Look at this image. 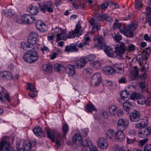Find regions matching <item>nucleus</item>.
Instances as JSON below:
<instances>
[{
    "label": "nucleus",
    "mask_w": 151,
    "mask_h": 151,
    "mask_svg": "<svg viewBox=\"0 0 151 151\" xmlns=\"http://www.w3.org/2000/svg\"><path fill=\"white\" fill-rule=\"evenodd\" d=\"M27 50H24L27 52L24 54L23 56L24 60L29 63H32L36 62L38 59L37 52L34 50L35 49H31L30 47H27Z\"/></svg>",
    "instance_id": "f257e3e1"
},
{
    "label": "nucleus",
    "mask_w": 151,
    "mask_h": 151,
    "mask_svg": "<svg viewBox=\"0 0 151 151\" xmlns=\"http://www.w3.org/2000/svg\"><path fill=\"white\" fill-rule=\"evenodd\" d=\"M37 37V34L36 32H31L28 37L27 42H22L21 46L24 50H27V47H30L32 50L35 49L34 45L36 43Z\"/></svg>",
    "instance_id": "f03ea898"
},
{
    "label": "nucleus",
    "mask_w": 151,
    "mask_h": 151,
    "mask_svg": "<svg viewBox=\"0 0 151 151\" xmlns=\"http://www.w3.org/2000/svg\"><path fill=\"white\" fill-rule=\"evenodd\" d=\"M98 42L95 45L97 48H101L104 47V50L107 55L109 57L114 56L113 51L112 48L106 45L103 42V38L102 36H99L98 38Z\"/></svg>",
    "instance_id": "7ed1b4c3"
},
{
    "label": "nucleus",
    "mask_w": 151,
    "mask_h": 151,
    "mask_svg": "<svg viewBox=\"0 0 151 151\" xmlns=\"http://www.w3.org/2000/svg\"><path fill=\"white\" fill-rule=\"evenodd\" d=\"M137 27V24L133 23L127 27L123 26L122 28L120 29V31L121 33L127 37H132L134 35L133 32Z\"/></svg>",
    "instance_id": "20e7f679"
},
{
    "label": "nucleus",
    "mask_w": 151,
    "mask_h": 151,
    "mask_svg": "<svg viewBox=\"0 0 151 151\" xmlns=\"http://www.w3.org/2000/svg\"><path fill=\"white\" fill-rule=\"evenodd\" d=\"M126 50V48L124 43L121 42L117 44L115 47V52L116 55L119 58V60L124 59L123 55Z\"/></svg>",
    "instance_id": "39448f33"
},
{
    "label": "nucleus",
    "mask_w": 151,
    "mask_h": 151,
    "mask_svg": "<svg viewBox=\"0 0 151 151\" xmlns=\"http://www.w3.org/2000/svg\"><path fill=\"white\" fill-rule=\"evenodd\" d=\"M39 9L43 13H46L47 11L49 13L52 12L54 11L53 4L51 1L45 2L42 5L39 3Z\"/></svg>",
    "instance_id": "423d86ee"
},
{
    "label": "nucleus",
    "mask_w": 151,
    "mask_h": 151,
    "mask_svg": "<svg viewBox=\"0 0 151 151\" xmlns=\"http://www.w3.org/2000/svg\"><path fill=\"white\" fill-rule=\"evenodd\" d=\"M137 102L139 104L150 106L151 105V95H150L148 97L145 98L141 95H138L137 98Z\"/></svg>",
    "instance_id": "0eeeda50"
},
{
    "label": "nucleus",
    "mask_w": 151,
    "mask_h": 151,
    "mask_svg": "<svg viewBox=\"0 0 151 151\" xmlns=\"http://www.w3.org/2000/svg\"><path fill=\"white\" fill-rule=\"evenodd\" d=\"M129 124V121L128 120L121 118L118 120L117 127L119 130L124 131L128 127Z\"/></svg>",
    "instance_id": "6e6552de"
},
{
    "label": "nucleus",
    "mask_w": 151,
    "mask_h": 151,
    "mask_svg": "<svg viewBox=\"0 0 151 151\" xmlns=\"http://www.w3.org/2000/svg\"><path fill=\"white\" fill-rule=\"evenodd\" d=\"M101 81V76L99 73H96L93 76L91 80V84L93 86H98Z\"/></svg>",
    "instance_id": "1a4fd4ad"
},
{
    "label": "nucleus",
    "mask_w": 151,
    "mask_h": 151,
    "mask_svg": "<svg viewBox=\"0 0 151 151\" xmlns=\"http://www.w3.org/2000/svg\"><path fill=\"white\" fill-rule=\"evenodd\" d=\"M1 151H16L14 147L10 148V143L8 141L3 140L0 142Z\"/></svg>",
    "instance_id": "9d476101"
},
{
    "label": "nucleus",
    "mask_w": 151,
    "mask_h": 151,
    "mask_svg": "<svg viewBox=\"0 0 151 151\" xmlns=\"http://www.w3.org/2000/svg\"><path fill=\"white\" fill-rule=\"evenodd\" d=\"M97 143L98 147L102 149H106L108 145L107 140L104 137L99 138Z\"/></svg>",
    "instance_id": "9b49d317"
},
{
    "label": "nucleus",
    "mask_w": 151,
    "mask_h": 151,
    "mask_svg": "<svg viewBox=\"0 0 151 151\" xmlns=\"http://www.w3.org/2000/svg\"><path fill=\"white\" fill-rule=\"evenodd\" d=\"M113 67L114 72L116 73L120 74L124 73V66L121 63H115L112 65Z\"/></svg>",
    "instance_id": "f8f14e48"
},
{
    "label": "nucleus",
    "mask_w": 151,
    "mask_h": 151,
    "mask_svg": "<svg viewBox=\"0 0 151 151\" xmlns=\"http://www.w3.org/2000/svg\"><path fill=\"white\" fill-rule=\"evenodd\" d=\"M81 145L83 146L82 151H89L90 147L92 146V142L89 138H87L85 141H82Z\"/></svg>",
    "instance_id": "ddd939ff"
},
{
    "label": "nucleus",
    "mask_w": 151,
    "mask_h": 151,
    "mask_svg": "<svg viewBox=\"0 0 151 151\" xmlns=\"http://www.w3.org/2000/svg\"><path fill=\"white\" fill-rule=\"evenodd\" d=\"M22 22L26 23L29 24L32 23L35 20V18L34 17H32L29 14H25L23 15L21 18Z\"/></svg>",
    "instance_id": "4468645a"
},
{
    "label": "nucleus",
    "mask_w": 151,
    "mask_h": 151,
    "mask_svg": "<svg viewBox=\"0 0 151 151\" xmlns=\"http://www.w3.org/2000/svg\"><path fill=\"white\" fill-rule=\"evenodd\" d=\"M36 26L37 29L42 32H45L48 30V26L41 20L36 21Z\"/></svg>",
    "instance_id": "2eb2a0df"
},
{
    "label": "nucleus",
    "mask_w": 151,
    "mask_h": 151,
    "mask_svg": "<svg viewBox=\"0 0 151 151\" xmlns=\"http://www.w3.org/2000/svg\"><path fill=\"white\" fill-rule=\"evenodd\" d=\"M130 120L132 122H138L140 117V113L139 111L135 110L129 114Z\"/></svg>",
    "instance_id": "dca6fc26"
},
{
    "label": "nucleus",
    "mask_w": 151,
    "mask_h": 151,
    "mask_svg": "<svg viewBox=\"0 0 151 151\" xmlns=\"http://www.w3.org/2000/svg\"><path fill=\"white\" fill-rule=\"evenodd\" d=\"M151 133V128L148 127L146 129L143 128L139 131V137L143 138L147 137Z\"/></svg>",
    "instance_id": "f3484780"
},
{
    "label": "nucleus",
    "mask_w": 151,
    "mask_h": 151,
    "mask_svg": "<svg viewBox=\"0 0 151 151\" xmlns=\"http://www.w3.org/2000/svg\"><path fill=\"white\" fill-rule=\"evenodd\" d=\"M36 143L35 141L31 142L30 141H25L23 145V150L24 151H30L33 147H35Z\"/></svg>",
    "instance_id": "a211bd4d"
},
{
    "label": "nucleus",
    "mask_w": 151,
    "mask_h": 151,
    "mask_svg": "<svg viewBox=\"0 0 151 151\" xmlns=\"http://www.w3.org/2000/svg\"><path fill=\"white\" fill-rule=\"evenodd\" d=\"M77 44L76 43H71L69 45L65 46V51L68 52H77L78 51L77 47Z\"/></svg>",
    "instance_id": "6ab92c4d"
},
{
    "label": "nucleus",
    "mask_w": 151,
    "mask_h": 151,
    "mask_svg": "<svg viewBox=\"0 0 151 151\" xmlns=\"http://www.w3.org/2000/svg\"><path fill=\"white\" fill-rule=\"evenodd\" d=\"M87 60L84 58H81L80 59L76 60L75 62L74 65L76 67L81 69L83 68L86 65Z\"/></svg>",
    "instance_id": "aec40b11"
},
{
    "label": "nucleus",
    "mask_w": 151,
    "mask_h": 151,
    "mask_svg": "<svg viewBox=\"0 0 151 151\" xmlns=\"http://www.w3.org/2000/svg\"><path fill=\"white\" fill-rule=\"evenodd\" d=\"M122 130H118L114 136V139L116 141L122 142L124 139V135Z\"/></svg>",
    "instance_id": "412c9836"
},
{
    "label": "nucleus",
    "mask_w": 151,
    "mask_h": 151,
    "mask_svg": "<svg viewBox=\"0 0 151 151\" xmlns=\"http://www.w3.org/2000/svg\"><path fill=\"white\" fill-rule=\"evenodd\" d=\"M64 70H65L67 73L70 76H73L76 73L74 66L70 64L68 65L67 66L65 67Z\"/></svg>",
    "instance_id": "4be33fe9"
},
{
    "label": "nucleus",
    "mask_w": 151,
    "mask_h": 151,
    "mask_svg": "<svg viewBox=\"0 0 151 151\" xmlns=\"http://www.w3.org/2000/svg\"><path fill=\"white\" fill-rule=\"evenodd\" d=\"M81 27L79 25H77L74 30L70 32L69 34L67 36L68 38H73L76 36V35H78L80 32V30L81 29Z\"/></svg>",
    "instance_id": "5701e85b"
},
{
    "label": "nucleus",
    "mask_w": 151,
    "mask_h": 151,
    "mask_svg": "<svg viewBox=\"0 0 151 151\" xmlns=\"http://www.w3.org/2000/svg\"><path fill=\"white\" fill-rule=\"evenodd\" d=\"M90 23L93 26L91 32L94 33L95 32V29H96V31L100 30L101 27L100 25H99L98 23L94 22V19L93 18H91L90 19Z\"/></svg>",
    "instance_id": "b1692460"
},
{
    "label": "nucleus",
    "mask_w": 151,
    "mask_h": 151,
    "mask_svg": "<svg viewBox=\"0 0 151 151\" xmlns=\"http://www.w3.org/2000/svg\"><path fill=\"white\" fill-rule=\"evenodd\" d=\"M33 132L37 136L43 137L45 135V132L42 130L41 127L40 126L35 127L33 129Z\"/></svg>",
    "instance_id": "393cba45"
},
{
    "label": "nucleus",
    "mask_w": 151,
    "mask_h": 151,
    "mask_svg": "<svg viewBox=\"0 0 151 151\" xmlns=\"http://www.w3.org/2000/svg\"><path fill=\"white\" fill-rule=\"evenodd\" d=\"M6 100L9 102L10 101L9 94L6 91H2L0 92V101L4 102Z\"/></svg>",
    "instance_id": "a878e982"
},
{
    "label": "nucleus",
    "mask_w": 151,
    "mask_h": 151,
    "mask_svg": "<svg viewBox=\"0 0 151 151\" xmlns=\"http://www.w3.org/2000/svg\"><path fill=\"white\" fill-rule=\"evenodd\" d=\"M133 103L128 101H126L123 103V108L127 114L129 113V111L133 108Z\"/></svg>",
    "instance_id": "bb28decb"
},
{
    "label": "nucleus",
    "mask_w": 151,
    "mask_h": 151,
    "mask_svg": "<svg viewBox=\"0 0 151 151\" xmlns=\"http://www.w3.org/2000/svg\"><path fill=\"white\" fill-rule=\"evenodd\" d=\"M0 76L4 80H9L12 77L11 73L8 71H3L1 72L0 73Z\"/></svg>",
    "instance_id": "cd10ccee"
},
{
    "label": "nucleus",
    "mask_w": 151,
    "mask_h": 151,
    "mask_svg": "<svg viewBox=\"0 0 151 151\" xmlns=\"http://www.w3.org/2000/svg\"><path fill=\"white\" fill-rule=\"evenodd\" d=\"M73 141L75 144L81 145L82 142V137L79 134H76L73 136Z\"/></svg>",
    "instance_id": "c85d7f7f"
},
{
    "label": "nucleus",
    "mask_w": 151,
    "mask_h": 151,
    "mask_svg": "<svg viewBox=\"0 0 151 151\" xmlns=\"http://www.w3.org/2000/svg\"><path fill=\"white\" fill-rule=\"evenodd\" d=\"M29 12L32 14L35 15L38 12V8L37 7L32 5H30L28 8Z\"/></svg>",
    "instance_id": "c756f323"
},
{
    "label": "nucleus",
    "mask_w": 151,
    "mask_h": 151,
    "mask_svg": "<svg viewBox=\"0 0 151 151\" xmlns=\"http://www.w3.org/2000/svg\"><path fill=\"white\" fill-rule=\"evenodd\" d=\"M113 67L109 66H106L102 68V71L106 74H111L114 72Z\"/></svg>",
    "instance_id": "7c9ffc66"
},
{
    "label": "nucleus",
    "mask_w": 151,
    "mask_h": 151,
    "mask_svg": "<svg viewBox=\"0 0 151 151\" xmlns=\"http://www.w3.org/2000/svg\"><path fill=\"white\" fill-rule=\"evenodd\" d=\"M147 59V57L143 56V55H139L136 58V60L139 63L140 66H142L143 62L146 60Z\"/></svg>",
    "instance_id": "2f4dec72"
},
{
    "label": "nucleus",
    "mask_w": 151,
    "mask_h": 151,
    "mask_svg": "<svg viewBox=\"0 0 151 151\" xmlns=\"http://www.w3.org/2000/svg\"><path fill=\"white\" fill-rule=\"evenodd\" d=\"M67 34L64 31H62L60 33H58L56 35V42L62 40H65Z\"/></svg>",
    "instance_id": "473e14b6"
},
{
    "label": "nucleus",
    "mask_w": 151,
    "mask_h": 151,
    "mask_svg": "<svg viewBox=\"0 0 151 151\" xmlns=\"http://www.w3.org/2000/svg\"><path fill=\"white\" fill-rule=\"evenodd\" d=\"M114 134V131L112 129H110L108 130L105 134V137L106 139H112Z\"/></svg>",
    "instance_id": "72a5a7b5"
},
{
    "label": "nucleus",
    "mask_w": 151,
    "mask_h": 151,
    "mask_svg": "<svg viewBox=\"0 0 151 151\" xmlns=\"http://www.w3.org/2000/svg\"><path fill=\"white\" fill-rule=\"evenodd\" d=\"M120 96L122 99H128L130 98V93L126 90L122 91Z\"/></svg>",
    "instance_id": "f704fd0d"
},
{
    "label": "nucleus",
    "mask_w": 151,
    "mask_h": 151,
    "mask_svg": "<svg viewBox=\"0 0 151 151\" xmlns=\"http://www.w3.org/2000/svg\"><path fill=\"white\" fill-rule=\"evenodd\" d=\"M86 110L87 112L92 113V111H96V109L92 104H87L86 106Z\"/></svg>",
    "instance_id": "c9c22d12"
},
{
    "label": "nucleus",
    "mask_w": 151,
    "mask_h": 151,
    "mask_svg": "<svg viewBox=\"0 0 151 151\" xmlns=\"http://www.w3.org/2000/svg\"><path fill=\"white\" fill-rule=\"evenodd\" d=\"M117 107L114 105L110 106L109 109V111L110 114L112 116H114L116 114L117 112Z\"/></svg>",
    "instance_id": "e433bc0d"
},
{
    "label": "nucleus",
    "mask_w": 151,
    "mask_h": 151,
    "mask_svg": "<svg viewBox=\"0 0 151 151\" xmlns=\"http://www.w3.org/2000/svg\"><path fill=\"white\" fill-rule=\"evenodd\" d=\"M48 137L50 138L52 142H54L55 134L54 133L49 129L46 130Z\"/></svg>",
    "instance_id": "4c0bfd02"
},
{
    "label": "nucleus",
    "mask_w": 151,
    "mask_h": 151,
    "mask_svg": "<svg viewBox=\"0 0 151 151\" xmlns=\"http://www.w3.org/2000/svg\"><path fill=\"white\" fill-rule=\"evenodd\" d=\"M54 67L56 71L58 72L64 71L65 69V67L63 65L58 63L55 64Z\"/></svg>",
    "instance_id": "58836bf2"
},
{
    "label": "nucleus",
    "mask_w": 151,
    "mask_h": 151,
    "mask_svg": "<svg viewBox=\"0 0 151 151\" xmlns=\"http://www.w3.org/2000/svg\"><path fill=\"white\" fill-rule=\"evenodd\" d=\"M42 68L45 71L50 72L52 71L53 67L50 63H49L48 64L43 65Z\"/></svg>",
    "instance_id": "ea45409f"
},
{
    "label": "nucleus",
    "mask_w": 151,
    "mask_h": 151,
    "mask_svg": "<svg viewBox=\"0 0 151 151\" xmlns=\"http://www.w3.org/2000/svg\"><path fill=\"white\" fill-rule=\"evenodd\" d=\"M90 64L96 69H100L101 65L100 62L98 60L92 62V63H90Z\"/></svg>",
    "instance_id": "a19ab883"
},
{
    "label": "nucleus",
    "mask_w": 151,
    "mask_h": 151,
    "mask_svg": "<svg viewBox=\"0 0 151 151\" xmlns=\"http://www.w3.org/2000/svg\"><path fill=\"white\" fill-rule=\"evenodd\" d=\"M3 13L6 17H12L14 14L11 9L6 10V11L3 10Z\"/></svg>",
    "instance_id": "79ce46f5"
},
{
    "label": "nucleus",
    "mask_w": 151,
    "mask_h": 151,
    "mask_svg": "<svg viewBox=\"0 0 151 151\" xmlns=\"http://www.w3.org/2000/svg\"><path fill=\"white\" fill-rule=\"evenodd\" d=\"M106 17H107V15L105 13H103L99 14L96 18L99 21L103 22L106 20Z\"/></svg>",
    "instance_id": "37998d69"
},
{
    "label": "nucleus",
    "mask_w": 151,
    "mask_h": 151,
    "mask_svg": "<svg viewBox=\"0 0 151 151\" xmlns=\"http://www.w3.org/2000/svg\"><path fill=\"white\" fill-rule=\"evenodd\" d=\"M150 51H151V49L150 47H147L142 52V55H143V56L147 57V58H148L149 56Z\"/></svg>",
    "instance_id": "c03bdc74"
},
{
    "label": "nucleus",
    "mask_w": 151,
    "mask_h": 151,
    "mask_svg": "<svg viewBox=\"0 0 151 151\" xmlns=\"http://www.w3.org/2000/svg\"><path fill=\"white\" fill-rule=\"evenodd\" d=\"M95 55L90 54L86 56L85 59L86 60H87V62L89 61L90 62V63H91L94 61L93 60L95 58Z\"/></svg>",
    "instance_id": "a18cd8bd"
},
{
    "label": "nucleus",
    "mask_w": 151,
    "mask_h": 151,
    "mask_svg": "<svg viewBox=\"0 0 151 151\" xmlns=\"http://www.w3.org/2000/svg\"><path fill=\"white\" fill-rule=\"evenodd\" d=\"M62 129L63 132V136L64 137H65L69 129L68 126L67 124H64L62 127Z\"/></svg>",
    "instance_id": "49530a36"
},
{
    "label": "nucleus",
    "mask_w": 151,
    "mask_h": 151,
    "mask_svg": "<svg viewBox=\"0 0 151 151\" xmlns=\"http://www.w3.org/2000/svg\"><path fill=\"white\" fill-rule=\"evenodd\" d=\"M145 65H142V68L141 70V71L142 72H144V71L145 72L148 73L149 72V66L148 65H146V63H145Z\"/></svg>",
    "instance_id": "de8ad7c7"
},
{
    "label": "nucleus",
    "mask_w": 151,
    "mask_h": 151,
    "mask_svg": "<svg viewBox=\"0 0 151 151\" xmlns=\"http://www.w3.org/2000/svg\"><path fill=\"white\" fill-rule=\"evenodd\" d=\"M126 49L129 51H134L135 50V46L134 45L130 43L129 44Z\"/></svg>",
    "instance_id": "09e8293b"
},
{
    "label": "nucleus",
    "mask_w": 151,
    "mask_h": 151,
    "mask_svg": "<svg viewBox=\"0 0 151 151\" xmlns=\"http://www.w3.org/2000/svg\"><path fill=\"white\" fill-rule=\"evenodd\" d=\"M109 5V2H105L100 6V8L101 10H105Z\"/></svg>",
    "instance_id": "8fccbe9b"
},
{
    "label": "nucleus",
    "mask_w": 151,
    "mask_h": 151,
    "mask_svg": "<svg viewBox=\"0 0 151 151\" xmlns=\"http://www.w3.org/2000/svg\"><path fill=\"white\" fill-rule=\"evenodd\" d=\"M134 71H133V75L135 78L138 77V67L136 66H134L133 67Z\"/></svg>",
    "instance_id": "3c124183"
},
{
    "label": "nucleus",
    "mask_w": 151,
    "mask_h": 151,
    "mask_svg": "<svg viewBox=\"0 0 151 151\" xmlns=\"http://www.w3.org/2000/svg\"><path fill=\"white\" fill-rule=\"evenodd\" d=\"M131 95L130 96L131 99L133 100H137L138 95H139L138 94H137L136 93H132V92H131Z\"/></svg>",
    "instance_id": "603ef678"
},
{
    "label": "nucleus",
    "mask_w": 151,
    "mask_h": 151,
    "mask_svg": "<svg viewBox=\"0 0 151 151\" xmlns=\"http://www.w3.org/2000/svg\"><path fill=\"white\" fill-rule=\"evenodd\" d=\"M143 128L147 126L148 124V120L147 119H142L140 122Z\"/></svg>",
    "instance_id": "864d4df0"
},
{
    "label": "nucleus",
    "mask_w": 151,
    "mask_h": 151,
    "mask_svg": "<svg viewBox=\"0 0 151 151\" xmlns=\"http://www.w3.org/2000/svg\"><path fill=\"white\" fill-rule=\"evenodd\" d=\"M148 75L146 72H144L142 73L140 76V80L145 81V79L147 78Z\"/></svg>",
    "instance_id": "5fc2aeb1"
},
{
    "label": "nucleus",
    "mask_w": 151,
    "mask_h": 151,
    "mask_svg": "<svg viewBox=\"0 0 151 151\" xmlns=\"http://www.w3.org/2000/svg\"><path fill=\"white\" fill-rule=\"evenodd\" d=\"M40 50L42 53L45 54L49 52L50 51L48 47L46 46H44L40 49Z\"/></svg>",
    "instance_id": "6e6d98bb"
},
{
    "label": "nucleus",
    "mask_w": 151,
    "mask_h": 151,
    "mask_svg": "<svg viewBox=\"0 0 151 151\" xmlns=\"http://www.w3.org/2000/svg\"><path fill=\"white\" fill-rule=\"evenodd\" d=\"M139 86L141 89L145 88L146 86V84L145 82V81L140 80L139 83Z\"/></svg>",
    "instance_id": "4d7b16f0"
},
{
    "label": "nucleus",
    "mask_w": 151,
    "mask_h": 151,
    "mask_svg": "<svg viewBox=\"0 0 151 151\" xmlns=\"http://www.w3.org/2000/svg\"><path fill=\"white\" fill-rule=\"evenodd\" d=\"M119 82L120 83L126 84L127 83V81L126 78L122 77L120 78L118 80Z\"/></svg>",
    "instance_id": "13d9d810"
},
{
    "label": "nucleus",
    "mask_w": 151,
    "mask_h": 151,
    "mask_svg": "<svg viewBox=\"0 0 151 151\" xmlns=\"http://www.w3.org/2000/svg\"><path fill=\"white\" fill-rule=\"evenodd\" d=\"M29 96L32 97H34L37 95V92L36 91H31L29 93Z\"/></svg>",
    "instance_id": "bf43d9fd"
},
{
    "label": "nucleus",
    "mask_w": 151,
    "mask_h": 151,
    "mask_svg": "<svg viewBox=\"0 0 151 151\" xmlns=\"http://www.w3.org/2000/svg\"><path fill=\"white\" fill-rule=\"evenodd\" d=\"M117 115L119 117H122L124 115L123 110L122 109H120L117 112Z\"/></svg>",
    "instance_id": "052dcab7"
},
{
    "label": "nucleus",
    "mask_w": 151,
    "mask_h": 151,
    "mask_svg": "<svg viewBox=\"0 0 151 151\" xmlns=\"http://www.w3.org/2000/svg\"><path fill=\"white\" fill-rule=\"evenodd\" d=\"M143 37L145 40L149 42L151 41V36L149 37L147 34H145L144 35Z\"/></svg>",
    "instance_id": "680f3d73"
},
{
    "label": "nucleus",
    "mask_w": 151,
    "mask_h": 151,
    "mask_svg": "<svg viewBox=\"0 0 151 151\" xmlns=\"http://www.w3.org/2000/svg\"><path fill=\"white\" fill-rule=\"evenodd\" d=\"M88 133V132L87 130L85 129H83L81 130L80 134L81 137L82 136L84 137H85L87 135Z\"/></svg>",
    "instance_id": "e2e57ef3"
},
{
    "label": "nucleus",
    "mask_w": 151,
    "mask_h": 151,
    "mask_svg": "<svg viewBox=\"0 0 151 151\" xmlns=\"http://www.w3.org/2000/svg\"><path fill=\"white\" fill-rule=\"evenodd\" d=\"M135 6L136 8L139 9L142 7V4L139 1H136L135 3Z\"/></svg>",
    "instance_id": "0e129e2a"
},
{
    "label": "nucleus",
    "mask_w": 151,
    "mask_h": 151,
    "mask_svg": "<svg viewBox=\"0 0 151 151\" xmlns=\"http://www.w3.org/2000/svg\"><path fill=\"white\" fill-rule=\"evenodd\" d=\"M147 139H145L140 141L139 143V146H142L145 144L147 141Z\"/></svg>",
    "instance_id": "69168bd1"
},
{
    "label": "nucleus",
    "mask_w": 151,
    "mask_h": 151,
    "mask_svg": "<svg viewBox=\"0 0 151 151\" xmlns=\"http://www.w3.org/2000/svg\"><path fill=\"white\" fill-rule=\"evenodd\" d=\"M28 89L30 91H34L35 89V87L32 84L28 83L27 84Z\"/></svg>",
    "instance_id": "338daca9"
},
{
    "label": "nucleus",
    "mask_w": 151,
    "mask_h": 151,
    "mask_svg": "<svg viewBox=\"0 0 151 151\" xmlns=\"http://www.w3.org/2000/svg\"><path fill=\"white\" fill-rule=\"evenodd\" d=\"M144 151H151V144H147L144 147Z\"/></svg>",
    "instance_id": "774afa93"
}]
</instances>
